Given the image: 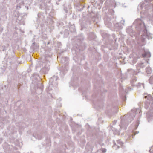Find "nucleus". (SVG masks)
Returning a JSON list of instances; mask_svg holds the SVG:
<instances>
[{
  "label": "nucleus",
  "mask_w": 153,
  "mask_h": 153,
  "mask_svg": "<svg viewBox=\"0 0 153 153\" xmlns=\"http://www.w3.org/2000/svg\"><path fill=\"white\" fill-rule=\"evenodd\" d=\"M146 37H147L148 39H150V38H149V37L148 36V35L147 34V35H146Z\"/></svg>",
  "instance_id": "7ed1b4c3"
},
{
  "label": "nucleus",
  "mask_w": 153,
  "mask_h": 153,
  "mask_svg": "<svg viewBox=\"0 0 153 153\" xmlns=\"http://www.w3.org/2000/svg\"><path fill=\"white\" fill-rule=\"evenodd\" d=\"M152 77H150V79H149V82H151V81H151V79H152Z\"/></svg>",
  "instance_id": "20e7f679"
},
{
  "label": "nucleus",
  "mask_w": 153,
  "mask_h": 153,
  "mask_svg": "<svg viewBox=\"0 0 153 153\" xmlns=\"http://www.w3.org/2000/svg\"><path fill=\"white\" fill-rule=\"evenodd\" d=\"M143 56V57H149L151 56V55L150 53L149 52H145V54H143L142 55Z\"/></svg>",
  "instance_id": "f257e3e1"
},
{
  "label": "nucleus",
  "mask_w": 153,
  "mask_h": 153,
  "mask_svg": "<svg viewBox=\"0 0 153 153\" xmlns=\"http://www.w3.org/2000/svg\"><path fill=\"white\" fill-rule=\"evenodd\" d=\"M143 41H144V39L145 38H144V37H143Z\"/></svg>",
  "instance_id": "0eeeda50"
},
{
  "label": "nucleus",
  "mask_w": 153,
  "mask_h": 153,
  "mask_svg": "<svg viewBox=\"0 0 153 153\" xmlns=\"http://www.w3.org/2000/svg\"><path fill=\"white\" fill-rule=\"evenodd\" d=\"M102 151L103 152H106V150L105 149H102Z\"/></svg>",
  "instance_id": "f03ea898"
},
{
  "label": "nucleus",
  "mask_w": 153,
  "mask_h": 153,
  "mask_svg": "<svg viewBox=\"0 0 153 153\" xmlns=\"http://www.w3.org/2000/svg\"><path fill=\"white\" fill-rule=\"evenodd\" d=\"M150 38L152 39V37H150Z\"/></svg>",
  "instance_id": "1a4fd4ad"
},
{
  "label": "nucleus",
  "mask_w": 153,
  "mask_h": 153,
  "mask_svg": "<svg viewBox=\"0 0 153 153\" xmlns=\"http://www.w3.org/2000/svg\"><path fill=\"white\" fill-rule=\"evenodd\" d=\"M138 132H137V133H135V134H134V135H135V134H137V133H138ZM133 136H134V135H132V137H133Z\"/></svg>",
  "instance_id": "39448f33"
},
{
  "label": "nucleus",
  "mask_w": 153,
  "mask_h": 153,
  "mask_svg": "<svg viewBox=\"0 0 153 153\" xmlns=\"http://www.w3.org/2000/svg\"><path fill=\"white\" fill-rule=\"evenodd\" d=\"M147 97L146 96H145V98H146Z\"/></svg>",
  "instance_id": "423d86ee"
},
{
  "label": "nucleus",
  "mask_w": 153,
  "mask_h": 153,
  "mask_svg": "<svg viewBox=\"0 0 153 153\" xmlns=\"http://www.w3.org/2000/svg\"><path fill=\"white\" fill-rule=\"evenodd\" d=\"M148 74L150 73V71H149L147 73Z\"/></svg>",
  "instance_id": "6e6552de"
}]
</instances>
